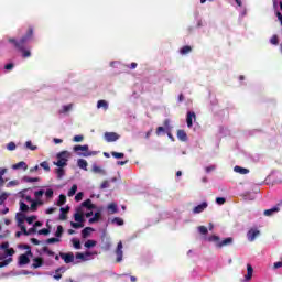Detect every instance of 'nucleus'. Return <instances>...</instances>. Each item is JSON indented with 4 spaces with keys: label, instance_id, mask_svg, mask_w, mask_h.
I'll return each mask as SVG.
<instances>
[{
    "label": "nucleus",
    "instance_id": "obj_1",
    "mask_svg": "<svg viewBox=\"0 0 282 282\" xmlns=\"http://www.w3.org/2000/svg\"><path fill=\"white\" fill-rule=\"evenodd\" d=\"M20 210L21 213H36L40 206H45L54 199V187L52 185L42 186L32 191L26 188L20 192Z\"/></svg>",
    "mask_w": 282,
    "mask_h": 282
},
{
    "label": "nucleus",
    "instance_id": "obj_2",
    "mask_svg": "<svg viewBox=\"0 0 282 282\" xmlns=\"http://www.w3.org/2000/svg\"><path fill=\"white\" fill-rule=\"evenodd\" d=\"M33 34H34V30L30 29L29 32L26 33V35L23 36L20 41L10 39L9 43H13L14 47H17V50H20V52H23L22 56L24 58H30V56L32 54L30 53V50H25V44L28 43V41H30L32 39Z\"/></svg>",
    "mask_w": 282,
    "mask_h": 282
},
{
    "label": "nucleus",
    "instance_id": "obj_3",
    "mask_svg": "<svg viewBox=\"0 0 282 282\" xmlns=\"http://www.w3.org/2000/svg\"><path fill=\"white\" fill-rule=\"evenodd\" d=\"M0 250H4V253L0 252V268H6V265H10L12 263V257L14 254V250L10 248L9 242H3L0 245Z\"/></svg>",
    "mask_w": 282,
    "mask_h": 282
},
{
    "label": "nucleus",
    "instance_id": "obj_4",
    "mask_svg": "<svg viewBox=\"0 0 282 282\" xmlns=\"http://www.w3.org/2000/svg\"><path fill=\"white\" fill-rule=\"evenodd\" d=\"M74 219L76 223L70 221L72 228H75V230H78L80 228H85V212L84 209H76V213L74 214Z\"/></svg>",
    "mask_w": 282,
    "mask_h": 282
},
{
    "label": "nucleus",
    "instance_id": "obj_5",
    "mask_svg": "<svg viewBox=\"0 0 282 282\" xmlns=\"http://www.w3.org/2000/svg\"><path fill=\"white\" fill-rule=\"evenodd\" d=\"M73 151L77 153L80 158H91V155H97L96 151H89V145H75Z\"/></svg>",
    "mask_w": 282,
    "mask_h": 282
},
{
    "label": "nucleus",
    "instance_id": "obj_6",
    "mask_svg": "<svg viewBox=\"0 0 282 282\" xmlns=\"http://www.w3.org/2000/svg\"><path fill=\"white\" fill-rule=\"evenodd\" d=\"M69 158H72V153H69V151H62L57 154V162H54V165L58 167L67 166Z\"/></svg>",
    "mask_w": 282,
    "mask_h": 282
},
{
    "label": "nucleus",
    "instance_id": "obj_7",
    "mask_svg": "<svg viewBox=\"0 0 282 282\" xmlns=\"http://www.w3.org/2000/svg\"><path fill=\"white\" fill-rule=\"evenodd\" d=\"M15 219H17L18 226H19V228H21L23 235H30V232H28V229H25V225H23L24 221H25V219H26V218H25V214H23V213H18V214L15 215Z\"/></svg>",
    "mask_w": 282,
    "mask_h": 282
},
{
    "label": "nucleus",
    "instance_id": "obj_8",
    "mask_svg": "<svg viewBox=\"0 0 282 282\" xmlns=\"http://www.w3.org/2000/svg\"><path fill=\"white\" fill-rule=\"evenodd\" d=\"M84 261H91V252L75 254V265L78 263H84Z\"/></svg>",
    "mask_w": 282,
    "mask_h": 282
},
{
    "label": "nucleus",
    "instance_id": "obj_9",
    "mask_svg": "<svg viewBox=\"0 0 282 282\" xmlns=\"http://www.w3.org/2000/svg\"><path fill=\"white\" fill-rule=\"evenodd\" d=\"M61 259L66 263H74L76 265V256L73 252L59 253Z\"/></svg>",
    "mask_w": 282,
    "mask_h": 282
},
{
    "label": "nucleus",
    "instance_id": "obj_10",
    "mask_svg": "<svg viewBox=\"0 0 282 282\" xmlns=\"http://www.w3.org/2000/svg\"><path fill=\"white\" fill-rule=\"evenodd\" d=\"M104 138L106 142H116L117 140H120V135L116 132H106Z\"/></svg>",
    "mask_w": 282,
    "mask_h": 282
},
{
    "label": "nucleus",
    "instance_id": "obj_11",
    "mask_svg": "<svg viewBox=\"0 0 282 282\" xmlns=\"http://www.w3.org/2000/svg\"><path fill=\"white\" fill-rule=\"evenodd\" d=\"M252 274H254V269L252 268V264H247V274L243 276L241 282H249L252 280Z\"/></svg>",
    "mask_w": 282,
    "mask_h": 282
},
{
    "label": "nucleus",
    "instance_id": "obj_12",
    "mask_svg": "<svg viewBox=\"0 0 282 282\" xmlns=\"http://www.w3.org/2000/svg\"><path fill=\"white\" fill-rule=\"evenodd\" d=\"M80 210H96V205L91 203V199H87L82 203Z\"/></svg>",
    "mask_w": 282,
    "mask_h": 282
},
{
    "label": "nucleus",
    "instance_id": "obj_13",
    "mask_svg": "<svg viewBox=\"0 0 282 282\" xmlns=\"http://www.w3.org/2000/svg\"><path fill=\"white\" fill-rule=\"evenodd\" d=\"M30 257H32V254H28V253L21 254L18 260V265L20 267L28 265V263H30Z\"/></svg>",
    "mask_w": 282,
    "mask_h": 282
},
{
    "label": "nucleus",
    "instance_id": "obj_14",
    "mask_svg": "<svg viewBox=\"0 0 282 282\" xmlns=\"http://www.w3.org/2000/svg\"><path fill=\"white\" fill-rule=\"evenodd\" d=\"M122 248H123L122 241H119L117 245V249H116L117 263H121V261H122V257H123Z\"/></svg>",
    "mask_w": 282,
    "mask_h": 282
},
{
    "label": "nucleus",
    "instance_id": "obj_15",
    "mask_svg": "<svg viewBox=\"0 0 282 282\" xmlns=\"http://www.w3.org/2000/svg\"><path fill=\"white\" fill-rule=\"evenodd\" d=\"M259 235H260L259 229H250L247 232L248 241H254L257 239V237H259Z\"/></svg>",
    "mask_w": 282,
    "mask_h": 282
},
{
    "label": "nucleus",
    "instance_id": "obj_16",
    "mask_svg": "<svg viewBox=\"0 0 282 282\" xmlns=\"http://www.w3.org/2000/svg\"><path fill=\"white\" fill-rule=\"evenodd\" d=\"M208 208V203L203 202L202 204L194 207L193 213L194 215H198L199 213H204Z\"/></svg>",
    "mask_w": 282,
    "mask_h": 282
},
{
    "label": "nucleus",
    "instance_id": "obj_17",
    "mask_svg": "<svg viewBox=\"0 0 282 282\" xmlns=\"http://www.w3.org/2000/svg\"><path fill=\"white\" fill-rule=\"evenodd\" d=\"M164 127L166 129L167 138H170L172 142H175V138H173V134H171V120L166 119L164 121Z\"/></svg>",
    "mask_w": 282,
    "mask_h": 282
},
{
    "label": "nucleus",
    "instance_id": "obj_18",
    "mask_svg": "<svg viewBox=\"0 0 282 282\" xmlns=\"http://www.w3.org/2000/svg\"><path fill=\"white\" fill-rule=\"evenodd\" d=\"M65 271H66V269L64 267L58 268L55 271V274L53 275V279H55L56 281H61V279H63L62 274H64Z\"/></svg>",
    "mask_w": 282,
    "mask_h": 282
},
{
    "label": "nucleus",
    "instance_id": "obj_19",
    "mask_svg": "<svg viewBox=\"0 0 282 282\" xmlns=\"http://www.w3.org/2000/svg\"><path fill=\"white\" fill-rule=\"evenodd\" d=\"M193 120H196L195 112H187L186 123L189 129L193 127Z\"/></svg>",
    "mask_w": 282,
    "mask_h": 282
},
{
    "label": "nucleus",
    "instance_id": "obj_20",
    "mask_svg": "<svg viewBox=\"0 0 282 282\" xmlns=\"http://www.w3.org/2000/svg\"><path fill=\"white\" fill-rule=\"evenodd\" d=\"M67 213H69V207H62L59 209V219L62 221H65V219H67Z\"/></svg>",
    "mask_w": 282,
    "mask_h": 282
},
{
    "label": "nucleus",
    "instance_id": "obj_21",
    "mask_svg": "<svg viewBox=\"0 0 282 282\" xmlns=\"http://www.w3.org/2000/svg\"><path fill=\"white\" fill-rule=\"evenodd\" d=\"M13 171H19V169H23V171H28V163H25L24 161L19 162L17 164L12 165Z\"/></svg>",
    "mask_w": 282,
    "mask_h": 282
},
{
    "label": "nucleus",
    "instance_id": "obj_22",
    "mask_svg": "<svg viewBox=\"0 0 282 282\" xmlns=\"http://www.w3.org/2000/svg\"><path fill=\"white\" fill-rule=\"evenodd\" d=\"M234 171H235V173H239L240 175H248V173H250V170L241 167L239 165H236L234 167Z\"/></svg>",
    "mask_w": 282,
    "mask_h": 282
},
{
    "label": "nucleus",
    "instance_id": "obj_23",
    "mask_svg": "<svg viewBox=\"0 0 282 282\" xmlns=\"http://www.w3.org/2000/svg\"><path fill=\"white\" fill-rule=\"evenodd\" d=\"M177 138L181 140V142H186L188 140V135L184 130H178L177 131Z\"/></svg>",
    "mask_w": 282,
    "mask_h": 282
},
{
    "label": "nucleus",
    "instance_id": "obj_24",
    "mask_svg": "<svg viewBox=\"0 0 282 282\" xmlns=\"http://www.w3.org/2000/svg\"><path fill=\"white\" fill-rule=\"evenodd\" d=\"M91 232H94V228L91 227H86L82 230V237L83 239H87V237H89V235H91Z\"/></svg>",
    "mask_w": 282,
    "mask_h": 282
},
{
    "label": "nucleus",
    "instance_id": "obj_25",
    "mask_svg": "<svg viewBox=\"0 0 282 282\" xmlns=\"http://www.w3.org/2000/svg\"><path fill=\"white\" fill-rule=\"evenodd\" d=\"M42 265H43V259L41 258L33 259L32 268H34V270L41 268Z\"/></svg>",
    "mask_w": 282,
    "mask_h": 282
},
{
    "label": "nucleus",
    "instance_id": "obj_26",
    "mask_svg": "<svg viewBox=\"0 0 282 282\" xmlns=\"http://www.w3.org/2000/svg\"><path fill=\"white\" fill-rule=\"evenodd\" d=\"M8 173V169L1 167L0 169V188H3V184H6V181L3 180V175Z\"/></svg>",
    "mask_w": 282,
    "mask_h": 282
},
{
    "label": "nucleus",
    "instance_id": "obj_27",
    "mask_svg": "<svg viewBox=\"0 0 282 282\" xmlns=\"http://www.w3.org/2000/svg\"><path fill=\"white\" fill-rule=\"evenodd\" d=\"M100 221V210L94 214V217L89 218L88 224H96Z\"/></svg>",
    "mask_w": 282,
    "mask_h": 282
},
{
    "label": "nucleus",
    "instance_id": "obj_28",
    "mask_svg": "<svg viewBox=\"0 0 282 282\" xmlns=\"http://www.w3.org/2000/svg\"><path fill=\"white\" fill-rule=\"evenodd\" d=\"M93 171L94 173H98L99 175H107V172H105V170L97 164H93Z\"/></svg>",
    "mask_w": 282,
    "mask_h": 282
},
{
    "label": "nucleus",
    "instance_id": "obj_29",
    "mask_svg": "<svg viewBox=\"0 0 282 282\" xmlns=\"http://www.w3.org/2000/svg\"><path fill=\"white\" fill-rule=\"evenodd\" d=\"M232 243V238H226L225 240L217 243L218 248H224V246H230Z\"/></svg>",
    "mask_w": 282,
    "mask_h": 282
},
{
    "label": "nucleus",
    "instance_id": "obj_30",
    "mask_svg": "<svg viewBox=\"0 0 282 282\" xmlns=\"http://www.w3.org/2000/svg\"><path fill=\"white\" fill-rule=\"evenodd\" d=\"M107 209L109 210L110 215H116V213H118V205H116V203H111L108 205Z\"/></svg>",
    "mask_w": 282,
    "mask_h": 282
},
{
    "label": "nucleus",
    "instance_id": "obj_31",
    "mask_svg": "<svg viewBox=\"0 0 282 282\" xmlns=\"http://www.w3.org/2000/svg\"><path fill=\"white\" fill-rule=\"evenodd\" d=\"M77 165L79 169H83V171H87V161L85 159H78Z\"/></svg>",
    "mask_w": 282,
    "mask_h": 282
},
{
    "label": "nucleus",
    "instance_id": "obj_32",
    "mask_svg": "<svg viewBox=\"0 0 282 282\" xmlns=\"http://www.w3.org/2000/svg\"><path fill=\"white\" fill-rule=\"evenodd\" d=\"M39 177H30V176H23L22 182H26L28 184H34V182H39Z\"/></svg>",
    "mask_w": 282,
    "mask_h": 282
},
{
    "label": "nucleus",
    "instance_id": "obj_33",
    "mask_svg": "<svg viewBox=\"0 0 282 282\" xmlns=\"http://www.w3.org/2000/svg\"><path fill=\"white\" fill-rule=\"evenodd\" d=\"M42 254H46L47 257H55L54 251L50 250V247H43L42 248Z\"/></svg>",
    "mask_w": 282,
    "mask_h": 282
},
{
    "label": "nucleus",
    "instance_id": "obj_34",
    "mask_svg": "<svg viewBox=\"0 0 282 282\" xmlns=\"http://www.w3.org/2000/svg\"><path fill=\"white\" fill-rule=\"evenodd\" d=\"M97 109H109V104L106 100H99L97 102Z\"/></svg>",
    "mask_w": 282,
    "mask_h": 282
},
{
    "label": "nucleus",
    "instance_id": "obj_35",
    "mask_svg": "<svg viewBox=\"0 0 282 282\" xmlns=\"http://www.w3.org/2000/svg\"><path fill=\"white\" fill-rule=\"evenodd\" d=\"M274 213H279V207H272L271 209L264 210L265 217H271V215H274Z\"/></svg>",
    "mask_w": 282,
    "mask_h": 282
},
{
    "label": "nucleus",
    "instance_id": "obj_36",
    "mask_svg": "<svg viewBox=\"0 0 282 282\" xmlns=\"http://www.w3.org/2000/svg\"><path fill=\"white\" fill-rule=\"evenodd\" d=\"M72 243H73V248H75V250H80V239L78 238H73L72 240Z\"/></svg>",
    "mask_w": 282,
    "mask_h": 282
},
{
    "label": "nucleus",
    "instance_id": "obj_37",
    "mask_svg": "<svg viewBox=\"0 0 282 282\" xmlns=\"http://www.w3.org/2000/svg\"><path fill=\"white\" fill-rule=\"evenodd\" d=\"M67 202V197L65 195L61 194L57 198V206H63Z\"/></svg>",
    "mask_w": 282,
    "mask_h": 282
},
{
    "label": "nucleus",
    "instance_id": "obj_38",
    "mask_svg": "<svg viewBox=\"0 0 282 282\" xmlns=\"http://www.w3.org/2000/svg\"><path fill=\"white\" fill-rule=\"evenodd\" d=\"M56 175L58 180H63V177H65V170L63 167H58L56 170Z\"/></svg>",
    "mask_w": 282,
    "mask_h": 282
},
{
    "label": "nucleus",
    "instance_id": "obj_39",
    "mask_svg": "<svg viewBox=\"0 0 282 282\" xmlns=\"http://www.w3.org/2000/svg\"><path fill=\"white\" fill-rule=\"evenodd\" d=\"M19 184H21L19 180L10 181L9 183H7V188H13L14 186H19Z\"/></svg>",
    "mask_w": 282,
    "mask_h": 282
},
{
    "label": "nucleus",
    "instance_id": "obj_40",
    "mask_svg": "<svg viewBox=\"0 0 282 282\" xmlns=\"http://www.w3.org/2000/svg\"><path fill=\"white\" fill-rule=\"evenodd\" d=\"M76 191H78V185H73L72 188L68 191L67 195L68 197H74L76 195Z\"/></svg>",
    "mask_w": 282,
    "mask_h": 282
},
{
    "label": "nucleus",
    "instance_id": "obj_41",
    "mask_svg": "<svg viewBox=\"0 0 282 282\" xmlns=\"http://www.w3.org/2000/svg\"><path fill=\"white\" fill-rule=\"evenodd\" d=\"M72 107H74V105H72V104L63 106L59 113H67V111H72Z\"/></svg>",
    "mask_w": 282,
    "mask_h": 282
},
{
    "label": "nucleus",
    "instance_id": "obj_42",
    "mask_svg": "<svg viewBox=\"0 0 282 282\" xmlns=\"http://www.w3.org/2000/svg\"><path fill=\"white\" fill-rule=\"evenodd\" d=\"M63 226H61V225H58L57 226V230H56V232H55V237L57 238V239H61V237H63Z\"/></svg>",
    "mask_w": 282,
    "mask_h": 282
},
{
    "label": "nucleus",
    "instance_id": "obj_43",
    "mask_svg": "<svg viewBox=\"0 0 282 282\" xmlns=\"http://www.w3.org/2000/svg\"><path fill=\"white\" fill-rule=\"evenodd\" d=\"M111 155L116 160H122V158H124V153H122V152H111Z\"/></svg>",
    "mask_w": 282,
    "mask_h": 282
},
{
    "label": "nucleus",
    "instance_id": "obj_44",
    "mask_svg": "<svg viewBox=\"0 0 282 282\" xmlns=\"http://www.w3.org/2000/svg\"><path fill=\"white\" fill-rule=\"evenodd\" d=\"M96 240H87L86 242H85V248H95V246H96Z\"/></svg>",
    "mask_w": 282,
    "mask_h": 282
},
{
    "label": "nucleus",
    "instance_id": "obj_45",
    "mask_svg": "<svg viewBox=\"0 0 282 282\" xmlns=\"http://www.w3.org/2000/svg\"><path fill=\"white\" fill-rule=\"evenodd\" d=\"M25 147L26 149H29L30 151H36L39 148L36 145H32V141H26L25 142Z\"/></svg>",
    "mask_w": 282,
    "mask_h": 282
},
{
    "label": "nucleus",
    "instance_id": "obj_46",
    "mask_svg": "<svg viewBox=\"0 0 282 282\" xmlns=\"http://www.w3.org/2000/svg\"><path fill=\"white\" fill-rule=\"evenodd\" d=\"M8 197H10L9 193H2L0 195V204L3 205L6 203V199H8Z\"/></svg>",
    "mask_w": 282,
    "mask_h": 282
},
{
    "label": "nucleus",
    "instance_id": "obj_47",
    "mask_svg": "<svg viewBox=\"0 0 282 282\" xmlns=\"http://www.w3.org/2000/svg\"><path fill=\"white\" fill-rule=\"evenodd\" d=\"M112 224H116V226H123L124 225V220H122V218H113L112 219Z\"/></svg>",
    "mask_w": 282,
    "mask_h": 282
},
{
    "label": "nucleus",
    "instance_id": "obj_48",
    "mask_svg": "<svg viewBox=\"0 0 282 282\" xmlns=\"http://www.w3.org/2000/svg\"><path fill=\"white\" fill-rule=\"evenodd\" d=\"M40 166L44 169V171L50 172V163H47V161L40 163Z\"/></svg>",
    "mask_w": 282,
    "mask_h": 282
},
{
    "label": "nucleus",
    "instance_id": "obj_49",
    "mask_svg": "<svg viewBox=\"0 0 282 282\" xmlns=\"http://www.w3.org/2000/svg\"><path fill=\"white\" fill-rule=\"evenodd\" d=\"M7 149H8V151H15V150H17V143H14V142H9V143L7 144Z\"/></svg>",
    "mask_w": 282,
    "mask_h": 282
},
{
    "label": "nucleus",
    "instance_id": "obj_50",
    "mask_svg": "<svg viewBox=\"0 0 282 282\" xmlns=\"http://www.w3.org/2000/svg\"><path fill=\"white\" fill-rule=\"evenodd\" d=\"M270 44H271V45H279V36L273 35V36L270 39Z\"/></svg>",
    "mask_w": 282,
    "mask_h": 282
},
{
    "label": "nucleus",
    "instance_id": "obj_51",
    "mask_svg": "<svg viewBox=\"0 0 282 282\" xmlns=\"http://www.w3.org/2000/svg\"><path fill=\"white\" fill-rule=\"evenodd\" d=\"M198 232H200V235H208V228H206L205 226H199Z\"/></svg>",
    "mask_w": 282,
    "mask_h": 282
},
{
    "label": "nucleus",
    "instance_id": "obj_52",
    "mask_svg": "<svg viewBox=\"0 0 282 282\" xmlns=\"http://www.w3.org/2000/svg\"><path fill=\"white\" fill-rule=\"evenodd\" d=\"M85 140V137L83 134H77L73 138V142H83Z\"/></svg>",
    "mask_w": 282,
    "mask_h": 282
},
{
    "label": "nucleus",
    "instance_id": "obj_53",
    "mask_svg": "<svg viewBox=\"0 0 282 282\" xmlns=\"http://www.w3.org/2000/svg\"><path fill=\"white\" fill-rule=\"evenodd\" d=\"M181 54H188L191 53V46H183L180 51Z\"/></svg>",
    "mask_w": 282,
    "mask_h": 282
},
{
    "label": "nucleus",
    "instance_id": "obj_54",
    "mask_svg": "<svg viewBox=\"0 0 282 282\" xmlns=\"http://www.w3.org/2000/svg\"><path fill=\"white\" fill-rule=\"evenodd\" d=\"M59 241H61L59 238H48V239L46 240V243H47V245H51V243H58Z\"/></svg>",
    "mask_w": 282,
    "mask_h": 282
},
{
    "label": "nucleus",
    "instance_id": "obj_55",
    "mask_svg": "<svg viewBox=\"0 0 282 282\" xmlns=\"http://www.w3.org/2000/svg\"><path fill=\"white\" fill-rule=\"evenodd\" d=\"M216 204H218V206H224V204H226V198L217 197L216 198Z\"/></svg>",
    "mask_w": 282,
    "mask_h": 282
},
{
    "label": "nucleus",
    "instance_id": "obj_56",
    "mask_svg": "<svg viewBox=\"0 0 282 282\" xmlns=\"http://www.w3.org/2000/svg\"><path fill=\"white\" fill-rule=\"evenodd\" d=\"M26 224L32 225L36 221V216H30L25 219Z\"/></svg>",
    "mask_w": 282,
    "mask_h": 282
},
{
    "label": "nucleus",
    "instance_id": "obj_57",
    "mask_svg": "<svg viewBox=\"0 0 282 282\" xmlns=\"http://www.w3.org/2000/svg\"><path fill=\"white\" fill-rule=\"evenodd\" d=\"M215 169H217V165H209V166L205 167V172L213 173V171H215Z\"/></svg>",
    "mask_w": 282,
    "mask_h": 282
},
{
    "label": "nucleus",
    "instance_id": "obj_58",
    "mask_svg": "<svg viewBox=\"0 0 282 282\" xmlns=\"http://www.w3.org/2000/svg\"><path fill=\"white\" fill-rule=\"evenodd\" d=\"M94 215V209H84V217H91Z\"/></svg>",
    "mask_w": 282,
    "mask_h": 282
},
{
    "label": "nucleus",
    "instance_id": "obj_59",
    "mask_svg": "<svg viewBox=\"0 0 282 282\" xmlns=\"http://www.w3.org/2000/svg\"><path fill=\"white\" fill-rule=\"evenodd\" d=\"M83 197H84L83 192L77 193L76 196H75V202H82Z\"/></svg>",
    "mask_w": 282,
    "mask_h": 282
},
{
    "label": "nucleus",
    "instance_id": "obj_60",
    "mask_svg": "<svg viewBox=\"0 0 282 282\" xmlns=\"http://www.w3.org/2000/svg\"><path fill=\"white\" fill-rule=\"evenodd\" d=\"M20 248H22L23 250H26V254H32V249H30L28 245H22L20 246Z\"/></svg>",
    "mask_w": 282,
    "mask_h": 282
},
{
    "label": "nucleus",
    "instance_id": "obj_61",
    "mask_svg": "<svg viewBox=\"0 0 282 282\" xmlns=\"http://www.w3.org/2000/svg\"><path fill=\"white\" fill-rule=\"evenodd\" d=\"M56 210V207H48L45 209V215H52Z\"/></svg>",
    "mask_w": 282,
    "mask_h": 282
},
{
    "label": "nucleus",
    "instance_id": "obj_62",
    "mask_svg": "<svg viewBox=\"0 0 282 282\" xmlns=\"http://www.w3.org/2000/svg\"><path fill=\"white\" fill-rule=\"evenodd\" d=\"M164 131H166V128H164V127H159V128L156 129V135H162V133H164Z\"/></svg>",
    "mask_w": 282,
    "mask_h": 282
},
{
    "label": "nucleus",
    "instance_id": "obj_63",
    "mask_svg": "<svg viewBox=\"0 0 282 282\" xmlns=\"http://www.w3.org/2000/svg\"><path fill=\"white\" fill-rule=\"evenodd\" d=\"M50 232V229L43 228L39 231V235H47Z\"/></svg>",
    "mask_w": 282,
    "mask_h": 282
},
{
    "label": "nucleus",
    "instance_id": "obj_64",
    "mask_svg": "<svg viewBox=\"0 0 282 282\" xmlns=\"http://www.w3.org/2000/svg\"><path fill=\"white\" fill-rule=\"evenodd\" d=\"M273 268L275 269V270H279V268H282V262L280 261V262H275L274 264H273Z\"/></svg>",
    "mask_w": 282,
    "mask_h": 282
}]
</instances>
